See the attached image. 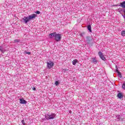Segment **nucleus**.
<instances>
[{"label": "nucleus", "mask_w": 125, "mask_h": 125, "mask_svg": "<svg viewBox=\"0 0 125 125\" xmlns=\"http://www.w3.org/2000/svg\"><path fill=\"white\" fill-rule=\"evenodd\" d=\"M50 39H53L54 38L56 42H60L61 41V34H57L56 32H53L49 35Z\"/></svg>", "instance_id": "nucleus-1"}, {"label": "nucleus", "mask_w": 125, "mask_h": 125, "mask_svg": "<svg viewBox=\"0 0 125 125\" xmlns=\"http://www.w3.org/2000/svg\"><path fill=\"white\" fill-rule=\"evenodd\" d=\"M87 29H88V30L89 31V32H90V33H91L92 32V31L91 30V25H88V26H87Z\"/></svg>", "instance_id": "nucleus-11"}, {"label": "nucleus", "mask_w": 125, "mask_h": 125, "mask_svg": "<svg viewBox=\"0 0 125 125\" xmlns=\"http://www.w3.org/2000/svg\"><path fill=\"white\" fill-rule=\"evenodd\" d=\"M14 42H19V41H18V40H15Z\"/></svg>", "instance_id": "nucleus-21"}, {"label": "nucleus", "mask_w": 125, "mask_h": 125, "mask_svg": "<svg viewBox=\"0 0 125 125\" xmlns=\"http://www.w3.org/2000/svg\"><path fill=\"white\" fill-rule=\"evenodd\" d=\"M25 53H26V54H28L29 55H30V54H31V52H25Z\"/></svg>", "instance_id": "nucleus-19"}, {"label": "nucleus", "mask_w": 125, "mask_h": 125, "mask_svg": "<svg viewBox=\"0 0 125 125\" xmlns=\"http://www.w3.org/2000/svg\"><path fill=\"white\" fill-rule=\"evenodd\" d=\"M86 39H87V42H88V43H90V37L89 36H87L86 37Z\"/></svg>", "instance_id": "nucleus-9"}, {"label": "nucleus", "mask_w": 125, "mask_h": 125, "mask_svg": "<svg viewBox=\"0 0 125 125\" xmlns=\"http://www.w3.org/2000/svg\"><path fill=\"white\" fill-rule=\"evenodd\" d=\"M54 65V63H53V62H47V67L48 69H51Z\"/></svg>", "instance_id": "nucleus-3"}, {"label": "nucleus", "mask_w": 125, "mask_h": 125, "mask_svg": "<svg viewBox=\"0 0 125 125\" xmlns=\"http://www.w3.org/2000/svg\"><path fill=\"white\" fill-rule=\"evenodd\" d=\"M33 90H36V87H33Z\"/></svg>", "instance_id": "nucleus-23"}, {"label": "nucleus", "mask_w": 125, "mask_h": 125, "mask_svg": "<svg viewBox=\"0 0 125 125\" xmlns=\"http://www.w3.org/2000/svg\"><path fill=\"white\" fill-rule=\"evenodd\" d=\"M77 62H78V60L75 59L73 60V61L72 62V64L73 65H76V64H77Z\"/></svg>", "instance_id": "nucleus-10"}, {"label": "nucleus", "mask_w": 125, "mask_h": 125, "mask_svg": "<svg viewBox=\"0 0 125 125\" xmlns=\"http://www.w3.org/2000/svg\"><path fill=\"white\" fill-rule=\"evenodd\" d=\"M0 51H1V52H2V53H3V52H4L3 51V48H2L1 46H0Z\"/></svg>", "instance_id": "nucleus-14"}, {"label": "nucleus", "mask_w": 125, "mask_h": 125, "mask_svg": "<svg viewBox=\"0 0 125 125\" xmlns=\"http://www.w3.org/2000/svg\"><path fill=\"white\" fill-rule=\"evenodd\" d=\"M22 20L25 24H27V23H28V22L30 21V20L28 17H24V18L22 19Z\"/></svg>", "instance_id": "nucleus-6"}, {"label": "nucleus", "mask_w": 125, "mask_h": 125, "mask_svg": "<svg viewBox=\"0 0 125 125\" xmlns=\"http://www.w3.org/2000/svg\"><path fill=\"white\" fill-rule=\"evenodd\" d=\"M117 97H118V98H120V99H122V98H123V97H124L123 96L122 93H119L117 95Z\"/></svg>", "instance_id": "nucleus-8"}, {"label": "nucleus", "mask_w": 125, "mask_h": 125, "mask_svg": "<svg viewBox=\"0 0 125 125\" xmlns=\"http://www.w3.org/2000/svg\"><path fill=\"white\" fill-rule=\"evenodd\" d=\"M122 87L124 89H125V83L123 84Z\"/></svg>", "instance_id": "nucleus-18"}, {"label": "nucleus", "mask_w": 125, "mask_h": 125, "mask_svg": "<svg viewBox=\"0 0 125 125\" xmlns=\"http://www.w3.org/2000/svg\"><path fill=\"white\" fill-rule=\"evenodd\" d=\"M21 123H22L23 125H26V124H25V121H24V120H22L21 121Z\"/></svg>", "instance_id": "nucleus-16"}, {"label": "nucleus", "mask_w": 125, "mask_h": 125, "mask_svg": "<svg viewBox=\"0 0 125 125\" xmlns=\"http://www.w3.org/2000/svg\"><path fill=\"white\" fill-rule=\"evenodd\" d=\"M99 56H100V58H101L102 60L104 61H105L106 60V58L104 57V55H103V53L101 51H99L98 52Z\"/></svg>", "instance_id": "nucleus-4"}, {"label": "nucleus", "mask_w": 125, "mask_h": 125, "mask_svg": "<svg viewBox=\"0 0 125 125\" xmlns=\"http://www.w3.org/2000/svg\"><path fill=\"white\" fill-rule=\"evenodd\" d=\"M116 72H117V73H119L120 72V71H119V70H118V69L116 70Z\"/></svg>", "instance_id": "nucleus-22"}, {"label": "nucleus", "mask_w": 125, "mask_h": 125, "mask_svg": "<svg viewBox=\"0 0 125 125\" xmlns=\"http://www.w3.org/2000/svg\"><path fill=\"white\" fill-rule=\"evenodd\" d=\"M20 104H27V101L23 99H20Z\"/></svg>", "instance_id": "nucleus-7"}, {"label": "nucleus", "mask_w": 125, "mask_h": 125, "mask_svg": "<svg viewBox=\"0 0 125 125\" xmlns=\"http://www.w3.org/2000/svg\"><path fill=\"white\" fill-rule=\"evenodd\" d=\"M56 115L55 113H48L46 114L45 116V118L46 120H53L56 117Z\"/></svg>", "instance_id": "nucleus-2"}, {"label": "nucleus", "mask_w": 125, "mask_h": 125, "mask_svg": "<svg viewBox=\"0 0 125 125\" xmlns=\"http://www.w3.org/2000/svg\"><path fill=\"white\" fill-rule=\"evenodd\" d=\"M55 83L56 85H58L59 84V82H58V81H56Z\"/></svg>", "instance_id": "nucleus-17"}, {"label": "nucleus", "mask_w": 125, "mask_h": 125, "mask_svg": "<svg viewBox=\"0 0 125 125\" xmlns=\"http://www.w3.org/2000/svg\"><path fill=\"white\" fill-rule=\"evenodd\" d=\"M37 15L35 14H33L32 15H29L28 17L30 20H33V19H35L37 17Z\"/></svg>", "instance_id": "nucleus-5"}, {"label": "nucleus", "mask_w": 125, "mask_h": 125, "mask_svg": "<svg viewBox=\"0 0 125 125\" xmlns=\"http://www.w3.org/2000/svg\"><path fill=\"white\" fill-rule=\"evenodd\" d=\"M36 14H41V12L37 11L36 12Z\"/></svg>", "instance_id": "nucleus-20"}, {"label": "nucleus", "mask_w": 125, "mask_h": 125, "mask_svg": "<svg viewBox=\"0 0 125 125\" xmlns=\"http://www.w3.org/2000/svg\"><path fill=\"white\" fill-rule=\"evenodd\" d=\"M119 12H121L122 10H121V9H119Z\"/></svg>", "instance_id": "nucleus-24"}, {"label": "nucleus", "mask_w": 125, "mask_h": 125, "mask_svg": "<svg viewBox=\"0 0 125 125\" xmlns=\"http://www.w3.org/2000/svg\"><path fill=\"white\" fill-rule=\"evenodd\" d=\"M92 62L93 63L96 64V63H97V61L95 59H93Z\"/></svg>", "instance_id": "nucleus-13"}, {"label": "nucleus", "mask_w": 125, "mask_h": 125, "mask_svg": "<svg viewBox=\"0 0 125 125\" xmlns=\"http://www.w3.org/2000/svg\"><path fill=\"white\" fill-rule=\"evenodd\" d=\"M118 76H119V78H122V73H121V72H118Z\"/></svg>", "instance_id": "nucleus-15"}, {"label": "nucleus", "mask_w": 125, "mask_h": 125, "mask_svg": "<svg viewBox=\"0 0 125 125\" xmlns=\"http://www.w3.org/2000/svg\"><path fill=\"white\" fill-rule=\"evenodd\" d=\"M121 35L122 37H125V31H122L121 32Z\"/></svg>", "instance_id": "nucleus-12"}]
</instances>
